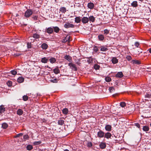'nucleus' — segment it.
I'll return each mask as SVG.
<instances>
[{"instance_id":"f257e3e1","label":"nucleus","mask_w":151,"mask_h":151,"mask_svg":"<svg viewBox=\"0 0 151 151\" xmlns=\"http://www.w3.org/2000/svg\"><path fill=\"white\" fill-rule=\"evenodd\" d=\"M68 65L72 70H74L75 71L77 70L78 68L76 67V65L73 63H69L68 64Z\"/></svg>"},{"instance_id":"f03ea898","label":"nucleus","mask_w":151,"mask_h":151,"mask_svg":"<svg viewBox=\"0 0 151 151\" xmlns=\"http://www.w3.org/2000/svg\"><path fill=\"white\" fill-rule=\"evenodd\" d=\"M32 14V11L31 9H27L25 13V16L27 17H29Z\"/></svg>"},{"instance_id":"7ed1b4c3","label":"nucleus","mask_w":151,"mask_h":151,"mask_svg":"<svg viewBox=\"0 0 151 151\" xmlns=\"http://www.w3.org/2000/svg\"><path fill=\"white\" fill-rule=\"evenodd\" d=\"M74 27V25L70 24L69 22H67L64 25V27L66 28H68L70 27L73 28Z\"/></svg>"},{"instance_id":"20e7f679","label":"nucleus","mask_w":151,"mask_h":151,"mask_svg":"<svg viewBox=\"0 0 151 151\" xmlns=\"http://www.w3.org/2000/svg\"><path fill=\"white\" fill-rule=\"evenodd\" d=\"M104 133L101 130L99 129L97 132V136L100 138H102L104 137Z\"/></svg>"},{"instance_id":"39448f33","label":"nucleus","mask_w":151,"mask_h":151,"mask_svg":"<svg viewBox=\"0 0 151 151\" xmlns=\"http://www.w3.org/2000/svg\"><path fill=\"white\" fill-rule=\"evenodd\" d=\"M88 18L86 17H83L81 19V22L84 24L88 23Z\"/></svg>"},{"instance_id":"423d86ee","label":"nucleus","mask_w":151,"mask_h":151,"mask_svg":"<svg viewBox=\"0 0 151 151\" xmlns=\"http://www.w3.org/2000/svg\"><path fill=\"white\" fill-rule=\"evenodd\" d=\"M105 130L108 132H110L111 130L112 127L111 125L107 124L105 127Z\"/></svg>"},{"instance_id":"0eeeda50","label":"nucleus","mask_w":151,"mask_h":151,"mask_svg":"<svg viewBox=\"0 0 151 151\" xmlns=\"http://www.w3.org/2000/svg\"><path fill=\"white\" fill-rule=\"evenodd\" d=\"M131 63L133 64L139 65L141 64L140 61L138 60H132L131 61Z\"/></svg>"},{"instance_id":"6e6552de","label":"nucleus","mask_w":151,"mask_h":151,"mask_svg":"<svg viewBox=\"0 0 151 151\" xmlns=\"http://www.w3.org/2000/svg\"><path fill=\"white\" fill-rule=\"evenodd\" d=\"M47 32L49 34H52L53 32V28H52L51 27L48 28L46 30Z\"/></svg>"},{"instance_id":"1a4fd4ad","label":"nucleus","mask_w":151,"mask_h":151,"mask_svg":"<svg viewBox=\"0 0 151 151\" xmlns=\"http://www.w3.org/2000/svg\"><path fill=\"white\" fill-rule=\"evenodd\" d=\"M123 76V74L122 72H119L117 73L116 74L115 76L117 78H122Z\"/></svg>"},{"instance_id":"9d476101","label":"nucleus","mask_w":151,"mask_h":151,"mask_svg":"<svg viewBox=\"0 0 151 151\" xmlns=\"http://www.w3.org/2000/svg\"><path fill=\"white\" fill-rule=\"evenodd\" d=\"M111 136V134L110 133L107 132L104 134V137L107 139L110 138Z\"/></svg>"},{"instance_id":"9b49d317","label":"nucleus","mask_w":151,"mask_h":151,"mask_svg":"<svg viewBox=\"0 0 151 151\" xmlns=\"http://www.w3.org/2000/svg\"><path fill=\"white\" fill-rule=\"evenodd\" d=\"M111 61L112 63L114 64L117 63L118 62V60L116 57H113Z\"/></svg>"},{"instance_id":"f8f14e48","label":"nucleus","mask_w":151,"mask_h":151,"mask_svg":"<svg viewBox=\"0 0 151 151\" xmlns=\"http://www.w3.org/2000/svg\"><path fill=\"white\" fill-rule=\"evenodd\" d=\"M138 5L137 2V1H133L131 4V6L134 7H136Z\"/></svg>"},{"instance_id":"ddd939ff","label":"nucleus","mask_w":151,"mask_h":151,"mask_svg":"<svg viewBox=\"0 0 151 151\" xmlns=\"http://www.w3.org/2000/svg\"><path fill=\"white\" fill-rule=\"evenodd\" d=\"M64 58L70 62H71L72 60V58L69 55H65Z\"/></svg>"},{"instance_id":"4468645a","label":"nucleus","mask_w":151,"mask_h":151,"mask_svg":"<svg viewBox=\"0 0 151 151\" xmlns=\"http://www.w3.org/2000/svg\"><path fill=\"white\" fill-rule=\"evenodd\" d=\"M48 58H47L46 57L42 58L41 59V61L42 63H46L48 61Z\"/></svg>"},{"instance_id":"2eb2a0df","label":"nucleus","mask_w":151,"mask_h":151,"mask_svg":"<svg viewBox=\"0 0 151 151\" xmlns=\"http://www.w3.org/2000/svg\"><path fill=\"white\" fill-rule=\"evenodd\" d=\"M17 80L19 83H22L24 81V78L22 77H19L18 78Z\"/></svg>"},{"instance_id":"dca6fc26","label":"nucleus","mask_w":151,"mask_h":151,"mask_svg":"<svg viewBox=\"0 0 151 151\" xmlns=\"http://www.w3.org/2000/svg\"><path fill=\"white\" fill-rule=\"evenodd\" d=\"M58 124L59 125L61 126L63 125L64 124V121L63 120L61 119V118H60V119L58 120Z\"/></svg>"},{"instance_id":"f3484780","label":"nucleus","mask_w":151,"mask_h":151,"mask_svg":"<svg viewBox=\"0 0 151 151\" xmlns=\"http://www.w3.org/2000/svg\"><path fill=\"white\" fill-rule=\"evenodd\" d=\"M87 6L89 8L91 9L93 8L94 5L93 3L90 2L88 3Z\"/></svg>"},{"instance_id":"a211bd4d","label":"nucleus","mask_w":151,"mask_h":151,"mask_svg":"<svg viewBox=\"0 0 151 151\" xmlns=\"http://www.w3.org/2000/svg\"><path fill=\"white\" fill-rule=\"evenodd\" d=\"M41 47L43 49L46 50L48 48L47 45L45 43H43L41 45Z\"/></svg>"},{"instance_id":"6ab92c4d","label":"nucleus","mask_w":151,"mask_h":151,"mask_svg":"<svg viewBox=\"0 0 151 151\" xmlns=\"http://www.w3.org/2000/svg\"><path fill=\"white\" fill-rule=\"evenodd\" d=\"M100 148L101 149H104L106 147V145L105 143L101 142L99 145Z\"/></svg>"},{"instance_id":"aec40b11","label":"nucleus","mask_w":151,"mask_h":151,"mask_svg":"<svg viewBox=\"0 0 151 151\" xmlns=\"http://www.w3.org/2000/svg\"><path fill=\"white\" fill-rule=\"evenodd\" d=\"M53 71L54 73L56 74H58V73H60V70L59 69H58V67H57V68L54 69L53 70Z\"/></svg>"},{"instance_id":"412c9836","label":"nucleus","mask_w":151,"mask_h":151,"mask_svg":"<svg viewBox=\"0 0 151 151\" xmlns=\"http://www.w3.org/2000/svg\"><path fill=\"white\" fill-rule=\"evenodd\" d=\"M5 111V109L3 105H1L0 106V113H2L4 112Z\"/></svg>"},{"instance_id":"4be33fe9","label":"nucleus","mask_w":151,"mask_h":151,"mask_svg":"<svg viewBox=\"0 0 151 151\" xmlns=\"http://www.w3.org/2000/svg\"><path fill=\"white\" fill-rule=\"evenodd\" d=\"M90 22H93L95 20V18L93 16H91L88 18Z\"/></svg>"},{"instance_id":"5701e85b","label":"nucleus","mask_w":151,"mask_h":151,"mask_svg":"<svg viewBox=\"0 0 151 151\" xmlns=\"http://www.w3.org/2000/svg\"><path fill=\"white\" fill-rule=\"evenodd\" d=\"M100 51H107L108 49L106 48L104 46H102L100 47Z\"/></svg>"},{"instance_id":"b1692460","label":"nucleus","mask_w":151,"mask_h":151,"mask_svg":"<svg viewBox=\"0 0 151 151\" xmlns=\"http://www.w3.org/2000/svg\"><path fill=\"white\" fill-rule=\"evenodd\" d=\"M53 28L54 32L56 33H58L60 30L59 28L58 27H53Z\"/></svg>"},{"instance_id":"393cba45","label":"nucleus","mask_w":151,"mask_h":151,"mask_svg":"<svg viewBox=\"0 0 151 151\" xmlns=\"http://www.w3.org/2000/svg\"><path fill=\"white\" fill-rule=\"evenodd\" d=\"M23 111L22 109H19L17 111V114L18 115H21L23 114Z\"/></svg>"},{"instance_id":"a878e982","label":"nucleus","mask_w":151,"mask_h":151,"mask_svg":"<svg viewBox=\"0 0 151 151\" xmlns=\"http://www.w3.org/2000/svg\"><path fill=\"white\" fill-rule=\"evenodd\" d=\"M143 130L145 132H147L149 130V128L147 126H144L142 128Z\"/></svg>"},{"instance_id":"bb28decb","label":"nucleus","mask_w":151,"mask_h":151,"mask_svg":"<svg viewBox=\"0 0 151 151\" xmlns=\"http://www.w3.org/2000/svg\"><path fill=\"white\" fill-rule=\"evenodd\" d=\"M98 37L99 40L100 41H102L104 38V36L102 35H99L98 36Z\"/></svg>"},{"instance_id":"cd10ccee","label":"nucleus","mask_w":151,"mask_h":151,"mask_svg":"<svg viewBox=\"0 0 151 151\" xmlns=\"http://www.w3.org/2000/svg\"><path fill=\"white\" fill-rule=\"evenodd\" d=\"M63 113L65 114H67L68 112V109L65 108L62 110Z\"/></svg>"},{"instance_id":"c85d7f7f","label":"nucleus","mask_w":151,"mask_h":151,"mask_svg":"<svg viewBox=\"0 0 151 151\" xmlns=\"http://www.w3.org/2000/svg\"><path fill=\"white\" fill-rule=\"evenodd\" d=\"M33 37L34 38L37 39L39 38L40 37L39 35L37 33H35L33 34Z\"/></svg>"},{"instance_id":"c756f323","label":"nucleus","mask_w":151,"mask_h":151,"mask_svg":"<svg viewBox=\"0 0 151 151\" xmlns=\"http://www.w3.org/2000/svg\"><path fill=\"white\" fill-rule=\"evenodd\" d=\"M49 60L51 63H53L56 61V60L54 58L52 57Z\"/></svg>"},{"instance_id":"7c9ffc66","label":"nucleus","mask_w":151,"mask_h":151,"mask_svg":"<svg viewBox=\"0 0 151 151\" xmlns=\"http://www.w3.org/2000/svg\"><path fill=\"white\" fill-rule=\"evenodd\" d=\"M8 127V125L6 123H4L2 124V127L4 129H6Z\"/></svg>"},{"instance_id":"2f4dec72","label":"nucleus","mask_w":151,"mask_h":151,"mask_svg":"<svg viewBox=\"0 0 151 151\" xmlns=\"http://www.w3.org/2000/svg\"><path fill=\"white\" fill-rule=\"evenodd\" d=\"M60 11L64 13L66 12V9L64 7H62L60 8Z\"/></svg>"},{"instance_id":"473e14b6","label":"nucleus","mask_w":151,"mask_h":151,"mask_svg":"<svg viewBox=\"0 0 151 151\" xmlns=\"http://www.w3.org/2000/svg\"><path fill=\"white\" fill-rule=\"evenodd\" d=\"M33 146L30 145H28L26 147V148L28 150H31L33 149Z\"/></svg>"},{"instance_id":"72a5a7b5","label":"nucleus","mask_w":151,"mask_h":151,"mask_svg":"<svg viewBox=\"0 0 151 151\" xmlns=\"http://www.w3.org/2000/svg\"><path fill=\"white\" fill-rule=\"evenodd\" d=\"M81 21V19L79 17H76L75 18V22H76L77 23H79Z\"/></svg>"},{"instance_id":"f704fd0d","label":"nucleus","mask_w":151,"mask_h":151,"mask_svg":"<svg viewBox=\"0 0 151 151\" xmlns=\"http://www.w3.org/2000/svg\"><path fill=\"white\" fill-rule=\"evenodd\" d=\"M87 58L89 59L87 60V62L89 63H93V58H91V57H90L89 58Z\"/></svg>"},{"instance_id":"c9c22d12","label":"nucleus","mask_w":151,"mask_h":151,"mask_svg":"<svg viewBox=\"0 0 151 151\" xmlns=\"http://www.w3.org/2000/svg\"><path fill=\"white\" fill-rule=\"evenodd\" d=\"M65 39L66 40L67 42H69L71 41L70 37V36L68 35L66 37H65Z\"/></svg>"},{"instance_id":"e433bc0d","label":"nucleus","mask_w":151,"mask_h":151,"mask_svg":"<svg viewBox=\"0 0 151 151\" xmlns=\"http://www.w3.org/2000/svg\"><path fill=\"white\" fill-rule=\"evenodd\" d=\"M11 73L13 75H16L17 73V72L16 70H12L10 71Z\"/></svg>"},{"instance_id":"4c0bfd02","label":"nucleus","mask_w":151,"mask_h":151,"mask_svg":"<svg viewBox=\"0 0 151 151\" xmlns=\"http://www.w3.org/2000/svg\"><path fill=\"white\" fill-rule=\"evenodd\" d=\"M109 30H108L107 29H105L104 30V34L106 35L109 34Z\"/></svg>"},{"instance_id":"58836bf2","label":"nucleus","mask_w":151,"mask_h":151,"mask_svg":"<svg viewBox=\"0 0 151 151\" xmlns=\"http://www.w3.org/2000/svg\"><path fill=\"white\" fill-rule=\"evenodd\" d=\"M100 66L97 64H95L94 66V68L95 70H99V69Z\"/></svg>"},{"instance_id":"ea45409f","label":"nucleus","mask_w":151,"mask_h":151,"mask_svg":"<svg viewBox=\"0 0 151 151\" xmlns=\"http://www.w3.org/2000/svg\"><path fill=\"white\" fill-rule=\"evenodd\" d=\"M105 81L106 82H109L111 81V78L109 77H106L105 78Z\"/></svg>"},{"instance_id":"a19ab883","label":"nucleus","mask_w":151,"mask_h":151,"mask_svg":"<svg viewBox=\"0 0 151 151\" xmlns=\"http://www.w3.org/2000/svg\"><path fill=\"white\" fill-rule=\"evenodd\" d=\"M23 100L25 101H27L28 99V96L27 95H24L23 96Z\"/></svg>"},{"instance_id":"79ce46f5","label":"nucleus","mask_w":151,"mask_h":151,"mask_svg":"<svg viewBox=\"0 0 151 151\" xmlns=\"http://www.w3.org/2000/svg\"><path fill=\"white\" fill-rule=\"evenodd\" d=\"M6 84L9 87L12 86V82L11 81H8L6 83Z\"/></svg>"},{"instance_id":"37998d69","label":"nucleus","mask_w":151,"mask_h":151,"mask_svg":"<svg viewBox=\"0 0 151 151\" xmlns=\"http://www.w3.org/2000/svg\"><path fill=\"white\" fill-rule=\"evenodd\" d=\"M109 90L110 92L111 93L114 92L115 91V89L112 86L109 88Z\"/></svg>"},{"instance_id":"c03bdc74","label":"nucleus","mask_w":151,"mask_h":151,"mask_svg":"<svg viewBox=\"0 0 151 151\" xmlns=\"http://www.w3.org/2000/svg\"><path fill=\"white\" fill-rule=\"evenodd\" d=\"M120 105L122 107H124L126 106V103L124 102H122L120 103Z\"/></svg>"},{"instance_id":"a18cd8bd","label":"nucleus","mask_w":151,"mask_h":151,"mask_svg":"<svg viewBox=\"0 0 151 151\" xmlns=\"http://www.w3.org/2000/svg\"><path fill=\"white\" fill-rule=\"evenodd\" d=\"M126 58L128 61H130L132 59V57L130 55H127L126 57Z\"/></svg>"},{"instance_id":"49530a36","label":"nucleus","mask_w":151,"mask_h":151,"mask_svg":"<svg viewBox=\"0 0 151 151\" xmlns=\"http://www.w3.org/2000/svg\"><path fill=\"white\" fill-rule=\"evenodd\" d=\"M29 138V136L28 135H25L23 136V139H24V141H25L26 139H28Z\"/></svg>"},{"instance_id":"de8ad7c7","label":"nucleus","mask_w":151,"mask_h":151,"mask_svg":"<svg viewBox=\"0 0 151 151\" xmlns=\"http://www.w3.org/2000/svg\"><path fill=\"white\" fill-rule=\"evenodd\" d=\"M50 81L51 82L53 83H57L58 82L56 78L53 80H51Z\"/></svg>"},{"instance_id":"09e8293b","label":"nucleus","mask_w":151,"mask_h":151,"mask_svg":"<svg viewBox=\"0 0 151 151\" xmlns=\"http://www.w3.org/2000/svg\"><path fill=\"white\" fill-rule=\"evenodd\" d=\"M23 135V134L22 133H20L19 134H17L16 136L14 137L15 138H17L19 137L20 136H21Z\"/></svg>"},{"instance_id":"8fccbe9b","label":"nucleus","mask_w":151,"mask_h":151,"mask_svg":"<svg viewBox=\"0 0 151 151\" xmlns=\"http://www.w3.org/2000/svg\"><path fill=\"white\" fill-rule=\"evenodd\" d=\"M41 143V142L40 141H39L35 142H34V144L35 145H38L40 144Z\"/></svg>"},{"instance_id":"3c124183","label":"nucleus","mask_w":151,"mask_h":151,"mask_svg":"<svg viewBox=\"0 0 151 151\" xmlns=\"http://www.w3.org/2000/svg\"><path fill=\"white\" fill-rule=\"evenodd\" d=\"M87 146L89 147H91L92 146V144L91 142H88L87 143Z\"/></svg>"},{"instance_id":"603ef678","label":"nucleus","mask_w":151,"mask_h":151,"mask_svg":"<svg viewBox=\"0 0 151 151\" xmlns=\"http://www.w3.org/2000/svg\"><path fill=\"white\" fill-rule=\"evenodd\" d=\"M145 96L146 98H150L151 97V95L148 94H146Z\"/></svg>"},{"instance_id":"864d4df0","label":"nucleus","mask_w":151,"mask_h":151,"mask_svg":"<svg viewBox=\"0 0 151 151\" xmlns=\"http://www.w3.org/2000/svg\"><path fill=\"white\" fill-rule=\"evenodd\" d=\"M27 47L28 48H31V43L28 42L27 44Z\"/></svg>"},{"instance_id":"5fc2aeb1","label":"nucleus","mask_w":151,"mask_h":151,"mask_svg":"<svg viewBox=\"0 0 151 151\" xmlns=\"http://www.w3.org/2000/svg\"><path fill=\"white\" fill-rule=\"evenodd\" d=\"M93 50L95 52H97L98 50L97 47L96 46L94 47L93 48Z\"/></svg>"},{"instance_id":"6e6d98bb","label":"nucleus","mask_w":151,"mask_h":151,"mask_svg":"<svg viewBox=\"0 0 151 151\" xmlns=\"http://www.w3.org/2000/svg\"><path fill=\"white\" fill-rule=\"evenodd\" d=\"M135 125L137 127L139 128H140V126L139 124L138 123H136L135 124Z\"/></svg>"},{"instance_id":"4d7b16f0","label":"nucleus","mask_w":151,"mask_h":151,"mask_svg":"<svg viewBox=\"0 0 151 151\" xmlns=\"http://www.w3.org/2000/svg\"><path fill=\"white\" fill-rule=\"evenodd\" d=\"M135 45L137 47H138L139 46V43L138 42H136L135 43Z\"/></svg>"},{"instance_id":"13d9d810","label":"nucleus","mask_w":151,"mask_h":151,"mask_svg":"<svg viewBox=\"0 0 151 151\" xmlns=\"http://www.w3.org/2000/svg\"><path fill=\"white\" fill-rule=\"evenodd\" d=\"M62 42L63 43H65L67 42L66 40L64 38L62 40Z\"/></svg>"},{"instance_id":"bf43d9fd","label":"nucleus","mask_w":151,"mask_h":151,"mask_svg":"<svg viewBox=\"0 0 151 151\" xmlns=\"http://www.w3.org/2000/svg\"><path fill=\"white\" fill-rule=\"evenodd\" d=\"M34 20H36L37 18V16H35L32 17Z\"/></svg>"},{"instance_id":"052dcab7","label":"nucleus","mask_w":151,"mask_h":151,"mask_svg":"<svg viewBox=\"0 0 151 151\" xmlns=\"http://www.w3.org/2000/svg\"><path fill=\"white\" fill-rule=\"evenodd\" d=\"M76 63L77 64H78V65H81V63H80V62H77V63Z\"/></svg>"},{"instance_id":"680f3d73","label":"nucleus","mask_w":151,"mask_h":151,"mask_svg":"<svg viewBox=\"0 0 151 151\" xmlns=\"http://www.w3.org/2000/svg\"><path fill=\"white\" fill-rule=\"evenodd\" d=\"M14 55L16 56H18L19 55L17 54H14Z\"/></svg>"},{"instance_id":"e2e57ef3","label":"nucleus","mask_w":151,"mask_h":151,"mask_svg":"<svg viewBox=\"0 0 151 151\" xmlns=\"http://www.w3.org/2000/svg\"><path fill=\"white\" fill-rule=\"evenodd\" d=\"M148 51H149V52L150 53H151V48H150L149 49Z\"/></svg>"},{"instance_id":"0e129e2a","label":"nucleus","mask_w":151,"mask_h":151,"mask_svg":"<svg viewBox=\"0 0 151 151\" xmlns=\"http://www.w3.org/2000/svg\"><path fill=\"white\" fill-rule=\"evenodd\" d=\"M37 96H41V95L40 94V93H37Z\"/></svg>"},{"instance_id":"69168bd1","label":"nucleus","mask_w":151,"mask_h":151,"mask_svg":"<svg viewBox=\"0 0 151 151\" xmlns=\"http://www.w3.org/2000/svg\"><path fill=\"white\" fill-rule=\"evenodd\" d=\"M63 151H69L68 149H66L64 150Z\"/></svg>"},{"instance_id":"338daca9","label":"nucleus","mask_w":151,"mask_h":151,"mask_svg":"<svg viewBox=\"0 0 151 151\" xmlns=\"http://www.w3.org/2000/svg\"><path fill=\"white\" fill-rule=\"evenodd\" d=\"M138 54H140V53H142V52H141V51L140 52V51H138Z\"/></svg>"},{"instance_id":"774afa93","label":"nucleus","mask_w":151,"mask_h":151,"mask_svg":"<svg viewBox=\"0 0 151 151\" xmlns=\"http://www.w3.org/2000/svg\"><path fill=\"white\" fill-rule=\"evenodd\" d=\"M47 68H50V67H49V66H47Z\"/></svg>"}]
</instances>
